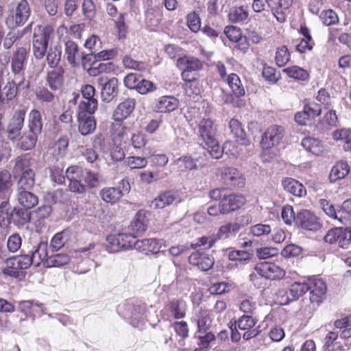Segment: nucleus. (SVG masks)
<instances>
[{
  "mask_svg": "<svg viewBox=\"0 0 351 351\" xmlns=\"http://www.w3.org/2000/svg\"><path fill=\"white\" fill-rule=\"evenodd\" d=\"M197 128V134L202 147L209 152L213 158H220L222 151L216 138L217 128L214 121L210 118H202L199 121Z\"/></svg>",
  "mask_w": 351,
  "mask_h": 351,
  "instance_id": "nucleus-1",
  "label": "nucleus"
},
{
  "mask_svg": "<svg viewBox=\"0 0 351 351\" xmlns=\"http://www.w3.org/2000/svg\"><path fill=\"white\" fill-rule=\"evenodd\" d=\"M14 173L19 176L17 189H33L36 173L32 168V158L29 154H22L15 158Z\"/></svg>",
  "mask_w": 351,
  "mask_h": 351,
  "instance_id": "nucleus-2",
  "label": "nucleus"
},
{
  "mask_svg": "<svg viewBox=\"0 0 351 351\" xmlns=\"http://www.w3.org/2000/svg\"><path fill=\"white\" fill-rule=\"evenodd\" d=\"M31 8L27 0H21L8 10L5 25L10 29L21 27L28 21L31 15Z\"/></svg>",
  "mask_w": 351,
  "mask_h": 351,
  "instance_id": "nucleus-3",
  "label": "nucleus"
},
{
  "mask_svg": "<svg viewBox=\"0 0 351 351\" xmlns=\"http://www.w3.org/2000/svg\"><path fill=\"white\" fill-rule=\"evenodd\" d=\"M27 254L14 256L7 258L2 273L6 276L20 278L23 276V270L31 266Z\"/></svg>",
  "mask_w": 351,
  "mask_h": 351,
  "instance_id": "nucleus-4",
  "label": "nucleus"
},
{
  "mask_svg": "<svg viewBox=\"0 0 351 351\" xmlns=\"http://www.w3.org/2000/svg\"><path fill=\"white\" fill-rule=\"evenodd\" d=\"M307 287L311 304L319 306L326 298L327 285L325 281L317 276L308 277Z\"/></svg>",
  "mask_w": 351,
  "mask_h": 351,
  "instance_id": "nucleus-5",
  "label": "nucleus"
},
{
  "mask_svg": "<svg viewBox=\"0 0 351 351\" xmlns=\"http://www.w3.org/2000/svg\"><path fill=\"white\" fill-rule=\"evenodd\" d=\"M285 130L279 125H271L263 132L260 146L264 150H270L278 147L285 137Z\"/></svg>",
  "mask_w": 351,
  "mask_h": 351,
  "instance_id": "nucleus-6",
  "label": "nucleus"
},
{
  "mask_svg": "<svg viewBox=\"0 0 351 351\" xmlns=\"http://www.w3.org/2000/svg\"><path fill=\"white\" fill-rule=\"evenodd\" d=\"M108 247L112 252L135 248L136 235L132 233H118L108 235L106 238Z\"/></svg>",
  "mask_w": 351,
  "mask_h": 351,
  "instance_id": "nucleus-7",
  "label": "nucleus"
},
{
  "mask_svg": "<svg viewBox=\"0 0 351 351\" xmlns=\"http://www.w3.org/2000/svg\"><path fill=\"white\" fill-rule=\"evenodd\" d=\"M256 272L264 279L271 281H279L286 276L284 268L270 261L258 263L254 267Z\"/></svg>",
  "mask_w": 351,
  "mask_h": 351,
  "instance_id": "nucleus-8",
  "label": "nucleus"
},
{
  "mask_svg": "<svg viewBox=\"0 0 351 351\" xmlns=\"http://www.w3.org/2000/svg\"><path fill=\"white\" fill-rule=\"evenodd\" d=\"M136 101L133 98H128L120 103L114 110L112 118L118 123L114 125V128L121 129V132L118 133L119 136H123L127 128L123 125L122 121L127 119L134 110Z\"/></svg>",
  "mask_w": 351,
  "mask_h": 351,
  "instance_id": "nucleus-9",
  "label": "nucleus"
},
{
  "mask_svg": "<svg viewBox=\"0 0 351 351\" xmlns=\"http://www.w3.org/2000/svg\"><path fill=\"white\" fill-rule=\"evenodd\" d=\"M96 110L78 108L77 114V130L82 136L93 134L97 127V121L93 116Z\"/></svg>",
  "mask_w": 351,
  "mask_h": 351,
  "instance_id": "nucleus-10",
  "label": "nucleus"
},
{
  "mask_svg": "<svg viewBox=\"0 0 351 351\" xmlns=\"http://www.w3.org/2000/svg\"><path fill=\"white\" fill-rule=\"evenodd\" d=\"M326 243L337 244L339 247L348 249L351 245V229L334 228L329 230L324 238Z\"/></svg>",
  "mask_w": 351,
  "mask_h": 351,
  "instance_id": "nucleus-11",
  "label": "nucleus"
},
{
  "mask_svg": "<svg viewBox=\"0 0 351 351\" xmlns=\"http://www.w3.org/2000/svg\"><path fill=\"white\" fill-rule=\"evenodd\" d=\"M258 322V319L254 315H242L234 322V326L245 331L243 339L247 341L254 338L260 332L258 328H254Z\"/></svg>",
  "mask_w": 351,
  "mask_h": 351,
  "instance_id": "nucleus-12",
  "label": "nucleus"
},
{
  "mask_svg": "<svg viewBox=\"0 0 351 351\" xmlns=\"http://www.w3.org/2000/svg\"><path fill=\"white\" fill-rule=\"evenodd\" d=\"M308 291L307 282H293L287 290L280 291L277 295L280 305H286L289 302L298 300Z\"/></svg>",
  "mask_w": 351,
  "mask_h": 351,
  "instance_id": "nucleus-13",
  "label": "nucleus"
},
{
  "mask_svg": "<svg viewBox=\"0 0 351 351\" xmlns=\"http://www.w3.org/2000/svg\"><path fill=\"white\" fill-rule=\"evenodd\" d=\"M25 115V109L23 108L15 110L7 125L5 131L8 138L13 143L17 141L18 137L21 135L24 125Z\"/></svg>",
  "mask_w": 351,
  "mask_h": 351,
  "instance_id": "nucleus-14",
  "label": "nucleus"
},
{
  "mask_svg": "<svg viewBox=\"0 0 351 351\" xmlns=\"http://www.w3.org/2000/svg\"><path fill=\"white\" fill-rule=\"evenodd\" d=\"M296 226L304 230L316 232L322 228V223L314 213L305 209L296 214Z\"/></svg>",
  "mask_w": 351,
  "mask_h": 351,
  "instance_id": "nucleus-15",
  "label": "nucleus"
},
{
  "mask_svg": "<svg viewBox=\"0 0 351 351\" xmlns=\"http://www.w3.org/2000/svg\"><path fill=\"white\" fill-rule=\"evenodd\" d=\"M264 10H269L279 23L286 21L285 10L292 4V0H263Z\"/></svg>",
  "mask_w": 351,
  "mask_h": 351,
  "instance_id": "nucleus-16",
  "label": "nucleus"
},
{
  "mask_svg": "<svg viewBox=\"0 0 351 351\" xmlns=\"http://www.w3.org/2000/svg\"><path fill=\"white\" fill-rule=\"evenodd\" d=\"M64 56L69 64L73 67L78 66V61L82 59L84 68L86 67V60L89 56L88 54L80 53L77 44L71 40L64 43Z\"/></svg>",
  "mask_w": 351,
  "mask_h": 351,
  "instance_id": "nucleus-17",
  "label": "nucleus"
},
{
  "mask_svg": "<svg viewBox=\"0 0 351 351\" xmlns=\"http://www.w3.org/2000/svg\"><path fill=\"white\" fill-rule=\"evenodd\" d=\"M223 213L230 214L241 209L246 203V198L242 194L231 193L223 195L220 200Z\"/></svg>",
  "mask_w": 351,
  "mask_h": 351,
  "instance_id": "nucleus-18",
  "label": "nucleus"
},
{
  "mask_svg": "<svg viewBox=\"0 0 351 351\" xmlns=\"http://www.w3.org/2000/svg\"><path fill=\"white\" fill-rule=\"evenodd\" d=\"M188 260L191 265L197 267L203 271H208L215 264L214 257L201 250H196L192 252L189 256Z\"/></svg>",
  "mask_w": 351,
  "mask_h": 351,
  "instance_id": "nucleus-19",
  "label": "nucleus"
},
{
  "mask_svg": "<svg viewBox=\"0 0 351 351\" xmlns=\"http://www.w3.org/2000/svg\"><path fill=\"white\" fill-rule=\"evenodd\" d=\"M149 215L150 213L145 209L137 211L128 226V229L132 232V234L137 237L147 230Z\"/></svg>",
  "mask_w": 351,
  "mask_h": 351,
  "instance_id": "nucleus-20",
  "label": "nucleus"
},
{
  "mask_svg": "<svg viewBox=\"0 0 351 351\" xmlns=\"http://www.w3.org/2000/svg\"><path fill=\"white\" fill-rule=\"evenodd\" d=\"M29 53V49L19 47L13 52L11 57V71L16 75L23 74Z\"/></svg>",
  "mask_w": 351,
  "mask_h": 351,
  "instance_id": "nucleus-21",
  "label": "nucleus"
},
{
  "mask_svg": "<svg viewBox=\"0 0 351 351\" xmlns=\"http://www.w3.org/2000/svg\"><path fill=\"white\" fill-rule=\"evenodd\" d=\"M181 202L179 193L174 190H167L161 192L152 201V206L154 208H164L173 204Z\"/></svg>",
  "mask_w": 351,
  "mask_h": 351,
  "instance_id": "nucleus-22",
  "label": "nucleus"
},
{
  "mask_svg": "<svg viewBox=\"0 0 351 351\" xmlns=\"http://www.w3.org/2000/svg\"><path fill=\"white\" fill-rule=\"evenodd\" d=\"M81 93L83 100L79 103L77 108L89 109L91 111L97 110L98 101L95 97V89L94 86L90 84L83 86L81 88Z\"/></svg>",
  "mask_w": 351,
  "mask_h": 351,
  "instance_id": "nucleus-23",
  "label": "nucleus"
},
{
  "mask_svg": "<svg viewBox=\"0 0 351 351\" xmlns=\"http://www.w3.org/2000/svg\"><path fill=\"white\" fill-rule=\"evenodd\" d=\"M176 66L179 70L199 72L204 69V62L195 56L184 54L177 60Z\"/></svg>",
  "mask_w": 351,
  "mask_h": 351,
  "instance_id": "nucleus-24",
  "label": "nucleus"
},
{
  "mask_svg": "<svg viewBox=\"0 0 351 351\" xmlns=\"http://www.w3.org/2000/svg\"><path fill=\"white\" fill-rule=\"evenodd\" d=\"M298 32L302 38H300V43L295 47L296 51L300 53L311 51L315 46V42L311 35L310 29L306 25H301Z\"/></svg>",
  "mask_w": 351,
  "mask_h": 351,
  "instance_id": "nucleus-25",
  "label": "nucleus"
},
{
  "mask_svg": "<svg viewBox=\"0 0 351 351\" xmlns=\"http://www.w3.org/2000/svg\"><path fill=\"white\" fill-rule=\"evenodd\" d=\"M179 106V100L173 96L160 97L154 104V110L160 113L171 112Z\"/></svg>",
  "mask_w": 351,
  "mask_h": 351,
  "instance_id": "nucleus-26",
  "label": "nucleus"
},
{
  "mask_svg": "<svg viewBox=\"0 0 351 351\" xmlns=\"http://www.w3.org/2000/svg\"><path fill=\"white\" fill-rule=\"evenodd\" d=\"M166 307L175 319H182L186 315L187 304L182 299L173 298L168 302Z\"/></svg>",
  "mask_w": 351,
  "mask_h": 351,
  "instance_id": "nucleus-27",
  "label": "nucleus"
},
{
  "mask_svg": "<svg viewBox=\"0 0 351 351\" xmlns=\"http://www.w3.org/2000/svg\"><path fill=\"white\" fill-rule=\"evenodd\" d=\"M64 70L62 66L53 69L47 73L46 82L52 90H60L64 81Z\"/></svg>",
  "mask_w": 351,
  "mask_h": 351,
  "instance_id": "nucleus-28",
  "label": "nucleus"
},
{
  "mask_svg": "<svg viewBox=\"0 0 351 351\" xmlns=\"http://www.w3.org/2000/svg\"><path fill=\"white\" fill-rule=\"evenodd\" d=\"M32 189H17L19 204L25 209H31L38 204V197L32 193Z\"/></svg>",
  "mask_w": 351,
  "mask_h": 351,
  "instance_id": "nucleus-29",
  "label": "nucleus"
},
{
  "mask_svg": "<svg viewBox=\"0 0 351 351\" xmlns=\"http://www.w3.org/2000/svg\"><path fill=\"white\" fill-rule=\"evenodd\" d=\"M283 189L289 193L298 197L306 195L304 186L298 180L292 178H285L282 180Z\"/></svg>",
  "mask_w": 351,
  "mask_h": 351,
  "instance_id": "nucleus-30",
  "label": "nucleus"
},
{
  "mask_svg": "<svg viewBox=\"0 0 351 351\" xmlns=\"http://www.w3.org/2000/svg\"><path fill=\"white\" fill-rule=\"evenodd\" d=\"M161 247V241L157 239H145L142 240L136 239L135 249L145 254H156L160 251Z\"/></svg>",
  "mask_w": 351,
  "mask_h": 351,
  "instance_id": "nucleus-31",
  "label": "nucleus"
},
{
  "mask_svg": "<svg viewBox=\"0 0 351 351\" xmlns=\"http://www.w3.org/2000/svg\"><path fill=\"white\" fill-rule=\"evenodd\" d=\"M145 23L151 29H154L162 21L163 17L162 10L158 6L147 8L145 11Z\"/></svg>",
  "mask_w": 351,
  "mask_h": 351,
  "instance_id": "nucleus-32",
  "label": "nucleus"
},
{
  "mask_svg": "<svg viewBox=\"0 0 351 351\" xmlns=\"http://www.w3.org/2000/svg\"><path fill=\"white\" fill-rule=\"evenodd\" d=\"M194 321L197 324V332L205 333L210 328L212 319L209 311L205 308H200L195 314Z\"/></svg>",
  "mask_w": 351,
  "mask_h": 351,
  "instance_id": "nucleus-33",
  "label": "nucleus"
},
{
  "mask_svg": "<svg viewBox=\"0 0 351 351\" xmlns=\"http://www.w3.org/2000/svg\"><path fill=\"white\" fill-rule=\"evenodd\" d=\"M229 128L233 138L237 143L241 145H247L250 144L249 140L246 138V133L241 123L236 119H231L229 121Z\"/></svg>",
  "mask_w": 351,
  "mask_h": 351,
  "instance_id": "nucleus-34",
  "label": "nucleus"
},
{
  "mask_svg": "<svg viewBox=\"0 0 351 351\" xmlns=\"http://www.w3.org/2000/svg\"><path fill=\"white\" fill-rule=\"evenodd\" d=\"M54 35V29L51 25H37L34 29L33 40L49 45V42Z\"/></svg>",
  "mask_w": 351,
  "mask_h": 351,
  "instance_id": "nucleus-35",
  "label": "nucleus"
},
{
  "mask_svg": "<svg viewBox=\"0 0 351 351\" xmlns=\"http://www.w3.org/2000/svg\"><path fill=\"white\" fill-rule=\"evenodd\" d=\"M223 178L234 187L241 188L245 185V178L236 168H226L223 171Z\"/></svg>",
  "mask_w": 351,
  "mask_h": 351,
  "instance_id": "nucleus-36",
  "label": "nucleus"
},
{
  "mask_svg": "<svg viewBox=\"0 0 351 351\" xmlns=\"http://www.w3.org/2000/svg\"><path fill=\"white\" fill-rule=\"evenodd\" d=\"M27 128V131L38 136L41 134L43 130V120L41 114L38 110L33 109L30 111L28 117Z\"/></svg>",
  "mask_w": 351,
  "mask_h": 351,
  "instance_id": "nucleus-37",
  "label": "nucleus"
},
{
  "mask_svg": "<svg viewBox=\"0 0 351 351\" xmlns=\"http://www.w3.org/2000/svg\"><path fill=\"white\" fill-rule=\"evenodd\" d=\"M231 90L232 94L235 97H241L245 95V89L241 80L236 73H230L224 81Z\"/></svg>",
  "mask_w": 351,
  "mask_h": 351,
  "instance_id": "nucleus-38",
  "label": "nucleus"
},
{
  "mask_svg": "<svg viewBox=\"0 0 351 351\" xmlns=\"http://www.w3.org/2000/svg\"><path fill=\"white\" fill-rule=\"evenodd\" d=\"M333 219L343 225H351V199L344 201L336 210Z\"/></svg>",
  "mask_w": 351,
  "mask_h": 351,
  "instance_id": "nucleus-39",
  "label": "nucleus"
},
{
  "mask_svg": "<svg viewBox=\"0 0 351 351\" xmlns=\"http://www.w3.org/2000/svg\"><path fill=\"white\" fill-rule=\"evenodd\" d=\"M99 195L105 202L114 204L121 199L123 193L117 187H105L101 190Z\"/></svg>",
  "mask_w": 351,
  "mask_h": 351,
  "instance_id": "nucleus-40",
  "label": "nucleus"
},
{
  "mask_svg": "<svg viewBox=\"0 0 351 351\" xmlns=\"http://www.w3.org/2000/svg\"><path fill=\"white\" fill-rule=\"evenodd\" d=\"M350 172V166L346 161L337 162L331 169L329 179L331 182L344 178Z\"/></svg>",
  "mask_w": 351,
  "mask_h": 351,
  "instance_id": "nucleus-41",
  "label": "nucleus"
},
{
  "mask_svg": "<svg viewBox=\"0 0 351 351\" xmlns=\"http://www.w3.org/2000/svg\"><path fill=\"white\" fill-rule=\"evenodd\" d=\"M47 251V243L40 242L37 248L29 256L31 265L34 262L36 265L44 263L47 265V259L49 258Z\"/></svg>",
  "mask_w": 351,
  "mask_h": 351,
  "instance_id": "nucleus-42",
  "label": "nucleus"
},
{
  "mask_svg": "<svg viewBox=\"0 0 351 351\" xmlns=\"http://www.w3.org/2000/svg\"><path fill=\"white\" fill-rule=\"evenodd\" d=\"M117 66L113 62L93 63L87 72L90 76L96 77L103 73H111L116 71Z\"/></svg>",
  "mask_w": 351,
  "mask_h": 351,
  "instance_id": "nucleus-43",
  "label": "nucleus"
},
{
  "mask_svg": "<svg viewBox=\"0 0 351 351\" xmlns=\"http://www.w3.org/2000/svg\"><path fill=\"white\" fill-rule=\"evenodd\" d=\"M38 135L32 132L26 131L20 138L18 137L16 146L24 151L31 150L35 147L38 141Z\"/></svg>",
  "mask_w": 351,
  "mask_h": 351,
  "instance_id": "nucleus-44",
  "label": "nucleus"
},
{
  "mask_svg": "<svg viewBox=\"0 0 351 351\" xmlns=\"http://www.w3.org/2000/svg\"><path fill=\"white\" fill-rule=\"evenodd\" d=\"M332 138L335 141H340L343 148L346 152H351V129H337L332 132Z\"/></svg>",
  "mask_w": 351,
  "mask_h": 351,
  "instance_id": "nucleus-45",
  "label": "nucleus"
},
{
  "mask_svg": "<svg viewBox=\"0 0 351 351\" xmlns=\"http://www.w3.org/2000/svg\"><path fill=\"white\" fill-rule=\"evenodd\" d=\"M69 138L66 136H61L51 147V152L56 160L63 158L67 153Z\"/></svg>",
  "mask_w": 351,
  "mask_h": 351,
  "instance_id": "nucleus-46",
  "label": "nucleus"
},
{
  "mask_svg": "<svg viewBox=\"0 0 351 351\" xmlns=\"http://www.w3.org/2000/svg\"><path fill=\"white\" fill-rule=\"evenodd\" d=\"M282 72L289 77L299 81H307L310 78L309 71L298 65L288 66L284 69Z\"/></svg>",
  "mask_w": 351,
  "mask_h": 351,
  "instance_id": "nucleus-47",
  "label": "nucleus"
},
{
  "mask_svg": "<svg viewBox=\"0 0 351 351\" xmlns=\"http://www.w3.org/2000/svg\"><path fill=\"white\" fill-rule=\"evenodd\" d=\"M229 21L232 23H240L246 21L249 17L247 8L241 5L232 8L228 15Z\"/></svg>",
  "mask_w": 351,
  "mask_h": 351,
  "instance_id": "nucleus-48",
  "label": "nucleus"
},
{
  "mask_svg": "<svg viewBox=\"0 0 351 351\" xmlns=\"http://www.w3.org/2000/svg\"><path fill=\"white\" fill-rule=\"evenodd\" d=\"M118 93V80L113 77L109 80L101 90V97L104 101H110Z\"/></svg>",
  "mask_w": 351,
  "mask_h": 351,
  "instance_id": "nucleus-49",
  "label": "nucleus"
},
{
  "mask_svg": "<svg viewBox=\"0 0 351 351\" xmlns=\"http://www.w3.org/2000/svg\"><path fill=\"white\" fill-rule=\"evenodd\" d=\"M291 51L286 45H280L276 49L274 60L278 67H283L291 61Z\"/></svg>",
  "mask_w": 351,
  "mask_h": 351,
  "instance_id": "nucleus-50",
  "label": "nucleus"
},
{
  "mask_svg": "<svg viewBox=\"0 0 351 351\" xmlns=\"http://www.w3.org/2000/svg\"><path fill=\"white\" fill-rule=\"evenodd\" d=\"M242 228V226L237 222L228 223L221 226L215 234L217 240L226 239L230 237L232 233L238 232Z\"/></svg>",
  "mask_w": 351,
  "mask_h": 351,
  "instance_id": "nucleus-51",
  "label": "nucleus"
},
{
  "mask_svg": "<svg viewBox=\"0 0 351 351\" xmlns=\"http://www.w3.org/2000/svg\"><path fill=\"white\" fill-rule=\"evenodd\" d=\"M301 144L306 151L315 155L318 156L323 152V145L318 138L307 136L302 139Z\"/></svg>",
  "mask_w": 351,
  "mask_h": 351,
  "instance_id": "nucleus-52",
  "label": "nucleus"
},
{
  "mask_svg": "<svg viewBox=\"0 0 351 351\" xmlns=\"http://www.w3.org/2000/svg\"><path fill=\"white\" fill-rule=\"evenodd\" d=\"M340 337L338 332L335 331L328 332L324 338V347L328 350H342L343 345L339 341Z\"/></svg>",
  "mask_w": 351,
  "mask_h": 351,
  "instance_id": "nucleus-53",
  "label": "nucleus"
},
{
  "mask_svg": "<svg viewBox=\"0 0 351 351\" xmlns=\"http://www.w3.org/2000/svg\"><path fill=\"white\" fill-rule=\"evenodd\" d=\"M69 232L64 230L56 233L51 240L50 247L52 251H58L64 246L69 240Z\"/></svg>",
  "mask_w": 351,
  "mask_h": 351,
  "instance_id": "nucleus-54",
  "label": "nucleus"
},
{
  "mask_svg": "<svg viewBox=\"0 0 351 351\" xmlns=\"http://www.w3.org/2000/svg\"><path fill=\"white\" fill-rule=\"evenodd\" d=\"M238 308L243 315H254L257 308L256 301L252 297H243L238 303Z\"/></svg>",
  "mask_w": 351,
  "mask_h": 351,
  "instance_id": "nucleus-55",
  "label": "nucleus"
},
{
  "mask_svg": "<svg viewBox=\"0 0 351 351\" xmlns=\"http://www.w3.org/2000/svg\"><path fill=\"white\" fill-rule=\"evenodd\" d=\"M62 51L59 45L50 47L47 53V62L48 65L52 68L58 67V64L61 60Z\"/></svg>",
  "mask_w": 351,
  "mask_h": 351,
  "instance_id": "nucleus-56",
  "label": "nucleus"
},
{
  "mask_svg": "<svg viewBox=\"0 0 351 351\" xmlns=\"http://www.w3.org/2000/svg\"><path fill=\"white\" fill-rule=\"evenodd\" d=\"M122 63L125 68L137 70L139 71H145L147 69V64L143 61L134 60L131 55H125L122 59Z\"/></svg>",
  "mask_w": 351,
  "mask_h": 351,
  "instance_id": "nucleus-57",
  "label": "nucleus"
},
{
  "mask_svg": "<svg viewBox=\"0 0 351 351\" xmlns=\"http://www.w3.org/2000/svg\"><path fill=\"white\" fill-rule=\"evenodd\" d=\"M29 209L14 208L12 213V218L15 224L23 226L30 221L31 213Z\"/></svg>",
  "mask_w": 351,
  "mask_h": 351,
  "instance_id": "nucleus-58",
  "label": "nucleus"
},
{
  "mask_svg": "<svg viewBox=\"0 0 351 351\" xmlns=\"http://www.w3.org/2000/svg\"><path fill=\"white\" fill-rule=\"evenodd\" d=\"M70 261V257L64 253H58L51 254L47 259V267H62L68 264Z\"/></svg>",
  "mask_w": 351,
  "mask_h": 351,
  "instance_id": "nucleus-59",
  "label": "nucleus"
},
{
  "mask_svg": "<svg viewBox=\"0 0 351 351\" xmlns=\"http://www.w3.org/2000/svg\"><path fill=\"white\" fill-rule=\"evenodd\" d=\"M124 164L131 169H142L147 166V160L143 156H128L125 158Z\"/></svg>",
  "mask_w": 351,
  "mask_h": 351,
  "instance_id": "nucleus-60",
  "label": "nucleus"
},
{
  "mask_svg": "<svg viewBox=\"0 0 351 351\" xmlns=\"http://www.w3.org/2000/svg\"><path fill=\"white\" fill-rule=\"evenodd\" d=\"M19 308L26 317H35L40 306L31 301H22Z\"/></svg>",
  "mask_w": 351,
  "mask_h": 351,
  "instance_id": "nucleus-61",
  "label": "nucleus"
},
{
  "mask_svg": "<svg viewBox=\"0 0 351 351\" xmlns=\"http://www.w3.org/2000/svg\"><path fill=\"white\" fill-rule=\"evenodd\" d=\"M114 26L117 37L119 40L125 39L128 32V27L125 24L124 15L120 14L114 21Z\"/></svg>",
  "mask_w": 351,
  "mask_h": 351,
  "instance_id": "nucleus-62",
  "label": "nucleus"
},
{
  "mask_svg": "<svg viewBox=\"0 0 351 351\" xmlns=\"http://www.w3.org/2000/svg\"><path fill=\"white\" fill-rule=\"evenodd\" d=\"M66 177L69 180L84 182V170L79 166H71L65 171Z\"/></svg>",
  "mask_w": 351,
  "mask_h": 351,
  "instance_id": "nucleus-63",
  "label": "nucleus"
},
{
  "mask_svg": "<svg viewBox=\"0 0 351 351\" xmlns=\"http://www.w3.org/2000/svg\"><path fill=\"white\" fill-rule=\"evenodd\" d=\"M319 18L325 25L330 26L338 23L339 17L337 14L332 9L323 10Z\"/></svg>",
  "mask_w": 351,
  "mask_h": 351,
  "instance_id": "nucleus-64",
  "label": "nucleus"
}]
</instances>
